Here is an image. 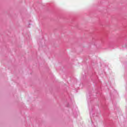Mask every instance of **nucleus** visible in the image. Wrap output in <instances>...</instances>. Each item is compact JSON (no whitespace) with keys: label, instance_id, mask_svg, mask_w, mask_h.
Wrapping results in <instances>:
<instances>
[{"label":"nucleus","instance_id":"nucleus-2","mask_svg":"<svg viewBox=\"0 0 127 127\" xmlns=\"http://www.w3.org/2000/svg\"><path fill=\"white\" fill-rule=\"evenodd\" d=\"M88 102H89V97L87 96Z\"/></svg>","mask_w":127,"mask_h":127},{"label":"nucleus","instance_id":"nucleus-1","mask_svg":"<svg viewBox=\"0 0 127 127\" xmlns=\"http://www.w3.org/2000/svg\"><path fill=\"white\" fill-rule=\"evenodd\" d=\"M89 112L91 113V112H93V109H89Z\"/></svg>","mask_w":127,"mask_h":127}]
</instances>
